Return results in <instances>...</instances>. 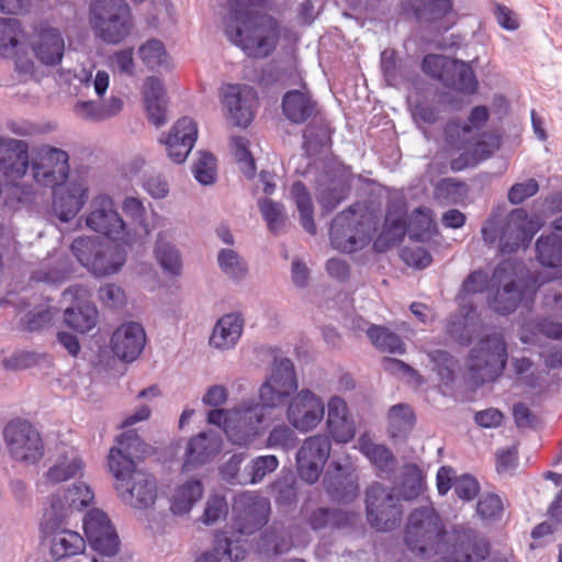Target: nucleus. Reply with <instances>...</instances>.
Masks as SVG:
<instances>
[{
    "label": "nucleus",
    "mask_w": 562,
    "mask_h": 562,
    "mask_svg": "<svg viewBox=\"0 0 562 562\" xmlns=\"http://www.w3.org/2000/svg\"><path fill=\"white\" fill-rule=\"evenodd\" d=\"M297 382L293 362L283 358L274 362L269 379L261 385V404H243L232 409L231 424L226 426V436L234 445H246L259 434L265 422L267 407H278L296 392Z\"/></svg>",
    "instance_id": "nucleus-1"
},
{
    "label": "nucleus",
    "mask_w": 562,
    "mask_h": 562,
    "mask_svg": "<svg viewBox=\"0 0 562 562\" xmlns=\"http://www.w3.org/2000/svg\"><path fill=\"white\" fill-rule=\"evenodd\" d=\"M148 446L136 430H126L116 438V446L108 454L110 472L115 477V490L121 498L136 508L151 506L156 499L155 479L136 469V460L144 458Z\"/></svg>",
    "instance_id": "nucleus-2"
},
{
    "label": "nucleus",
    "mask_w": 562,
    "mask_h": 562,
    "mask_svg": "<svg viewBox=\"0 0 562 562\" xmlns=\"http://www.w3.org/2000/svg\"><path fill=\"white\" fill-rule=\"evenodd\" d=\"M225 34L231 43L251 58L269 57L278 47L282 26L267 13L235 10L225 21Z\"/></svg>",
    "instance_id": "nucleus-3"
},
{
    "label": "nucleus",
    "mask_w": 562,
    "mask_h": 562,
    "mask_svg": "<svg viewBox=\"0 0 562 562\" xmlns=\"http://www.w3.org/2000/svg\"><path fill=\"white\" fill-rule=\"evenodd\" d=\"M493 283L498 288L490 302L491 307L501 315H507L522 304L530 310L539 288V281L527 276L526 267L516 260H503L493 271Z\"/></svg>",
    "instance_id": "nucleus-4"
},
{
    "label": "nucleus",
    "mask_w": 562,
    "mask_h": 562,
    "mask_svg": "<svg viewBox=\"0 0 562 562\" xmlns=\"http://www.w3.org/2000/svg\"><path fill=\"white\" fill-rule=\"evenodd\" d=\"M507 346L499 331L481 338L470 351L468 368L471 379L476 385L495 381L499 378L507 363Z\"/></svg>",
    "instance_id": "nucleus-5"
},
{
    "label": "nucleus",
    "mask_w": 562,
    "mask_h": 562,
    "mask_svg": "<svg viewBox=\"0 0 562 562\" xmlns=\"http://www.w3.org/2000/svg\"><path fill=\"white\" fill-rule=\"evenodd\" d=\"M329 238L333 248L341 252L363 249L372 239L370 218L360 204H353L333 220Z\"/></svg>",
    "instance_id": "nucleus-6"
},
{
    "label": "nucleus",
    "mask_w": 562,
    "mask_h": 562,
    "mask_svg": "<svg viewBox=\"0 0 562 562\" xmlns=\"http://www.w3.org/2000/svg\"><path fill=\"white\" fill-rule=\"evenodd\" d=\"M422 70L460 93L473 94L477 91L475 74L472 67L462 60L428 54L422 61Z\"/></svg>",
    "instance_id": "nucleus-7"
},
{
    "label": "nucleus",
    "mask_w": 562,
    "mask_h": 562,
    "mask_svg": "<svg viewBox=\"0 0 562 562\" xmlns=\"http://www.w3.org/2000/svg\"><path fill=\"white\" fill-rule=\"evenodd\" d=\"M443 537V524L434 507H420L411 513L405 528V542L411 551L434 550Z\"/></svg>",
    "instance_id": "nucleus-8"
},
{
    "label": "nucleus",
    "mask_w": 562,
    "mask_h": 562,
    "mask_svg": "<svg viewBox=\"0 0 562 562\" xmlns=\"http://www.w3.org/2000/svg\"><path fill=\"white\" fill-rule=\"evenodd\" d=\"M366 509L370 526L378 531L393 530L402 520L400 498L379 482L372 483L366 492Z\"/></svg>",
    "instance_id": "nucleus-9"
},
{
    "label": "nucleus",
    "mask_w": 562,
    "mask_h": 562,
    "mask_svg": "<svg viewBox=\"0 0 562 562\" xmlns=\"http://www.w3.org/2000/svg\"><path fill=\"white\" fill-rule=\"evenodd\" d=\"M10 456L18 462L34 464L44 456V442L37 429L27 420H11L3 430Z\"/></svg>",
    "instance_id": "nucleus-10"
},
{
    "label": "nucleus",
    "mask_w": 562,
    "mask_h": 562,
    "mask_svg": "<svg viewBox=\"0 0 562 562\" xmlns=\"http://www.w3.org/2000/svg\"><path fill=\"white\" fill-rule=\"evenodd\" d=\"M234 526L240 535H252L269 520L270 502L252 492L235 496L233 503Z\"/></svg>",
    "instance_id": "nucleus-11"
},
{
    "label": "nucleus",
    "mask_w": 562,
    "mask_h": 562,
    "mask_svg": "<svg viewBox=\"0 0 562 562\" xmlns=\"http://www.w3.org/2000/svg\"><path fill=\"white\" fill-rule=\"evenodd\" d=\"M286 78H281L282 85H299L301 89L289 90L282 98V113L294 124H302L315 115L317 103L313 100L306 83L296 68L290 67L283 74Z\"/></svg>",
    "instance_id": "nucleus-12"
},
{
    "label": "nucleus",
    "mask_w": 562,
    "mask_h": 562,
    "mask_svg": "<svg viewBox=\"0 0 562 562\" xmlns=\"http://www.w3.org/2000/svg\"><path fill=\"white\" fill-rule=\"evenodd\" d=\"M490 119L488 109L485 105L474 106L469 116L468 122L461 123L460 120H450L443 127V143L447 149L459 151L475 147L479 132L483 128Z\"/></svg>",
    "instance_id": "nucleus-13"
},
{
    "label": "nucleus",
    "mask_w": 562,
    "mask_h": 562,
    "mask_svg": "<svg viewBox=\"0 0 562 562\" xmlns=\"http://www.w3.org/2000/svg\"><path fill=\"white\" fill-rule=\"evenodd\" d=\"M86 225L93 232L100 233L110 239L127 243L125 239V222L109 195L100 194L91 201L90 212L86 217Z\"/></svg>",
    "instance_id": "nucleus-14"
},
{
    "label": "nucleus",
    "mask_w": 562,
    "mask_h": 562,
    "mask_svg": "<svg viewBox=\"0 0 562 562\" xmlns=\"http://www.w3.org/2000/svg\"><path fill=\"white\" fill-rule=\"evenodd\" d=\"M68 161L69 156L65 150L52 146L41 147L32 166L35 181L53 189L64 184L70 170Z\"/></svg>",
    "instance_id": "nucleus-15"
},
{
    "label": "nucleus",
    "mask_w": 562,
    "mask_h": 562,
    "mask_svg": "<svg viewBox=\"0 0 562 562\" xmlns=\"http://www.w3.org/2000/svg\"><path fill=\"white\" fill-rule=\"evenodd\" d=\"M331 443L326 435L306 438L296 454V467L300 477L307 483H315L329 457Z\"/></svg>",
    "instance_id": "nucleus-16"
},
{
    "label": "nucleus",
    "mask_w": 562,
    "mask_h": 562,
    "mask_svg": "<svg viewBox=\"0 0 562 562\" xmlns=\"http://www.w3.org/2000/svg\"><path fill=\"white\" fill-rule=\"evenodd\" d=\"M538 229V223L528 216L526 210H513L501 226V252L510 254L520 247L528 246Z\"/></svg>",
    "instance_id": "nucleus-17"
},
{
    "label": "nucleus",
    "mask_w": 562,
    "mask_h": 562,
    "mask_svg": "<svg viewBox=\"0 0 562 562\" xmlns=\"http://www.w3.org/2000/svg\"><path fill=\"white\" fill-rule=\"evenodd\" d=\"M83 530L91 548L101 555L113 557L120 550V539L108 515L91 509L83 519Z\"/></svg>",
    "instance_id": "nucleus-18"
},
{
    "label": "nucleus",
    "mask_w": 562,
    "mask_h": 562,
    "mask_svg": "<svg viewBox=\"0 0 562 562\" xmlns=\"http://www.w3.org/2000/svg\"><path fill=\"white\" fill-rule=\"evenodd\" d=\"M434 229L435 222L431 211L427 207H418L411 213L407 223L402 218L392 221L391 226L374 243V247L379 248V243L383 237L393 244L401 241L406 233L411 239L417 241L427 240L430 238Z\"/></svg>",
    "instance_id": "nucleus-19"
},
{
    "label": "nucleus",
    "mask_w": 562,
    "mask_h": 562,
    "mask_svg": "<svg viewBox=\"0 0 562 562\" xmlns=\"http://www.w3.org/2000/svg\"><path fill=\"white\" fill-rule=\"evenodd\" d=\"M64 519L46 512L42 522L43 532L50 538L52 557L56 560L79 554L86 548V541L79 532L60 528Z\"/></svg>",
    "instance_id": "nucleus-20"
},
{
    "label": "nucleus",
    "mask_w": 562,
    "mask_h": 562,
    "mask_svg": "<svg viewBox=\"0 0 562 562\" xmlns=\"http://www.w3.org/2000/svg\"><path fill=\"white\" fill-rule=\"evenodd\" d=\"M34 56L46 66L60 64L65 53V40L60 31L46 23L35 26L27 36Z\"/></svg>",
    "instance_id": "nucleus-21"
},
{
    "label": "nucleus",
    "mask_w": 562,
    "mask_h": 562,
    "mask_svg": "<svg viewBox=\"0 0 562 562\" xmlns=\"http://www.w3.org/2000/svg\"><path fill=\"white\" fill-rule=\"evenodd\" d=\"M222 103L228 112V119L235 125L247 127L254 120L257 92L246 85H227L224 88Z\"/></svg>",
    "instance_id": "nucleus-22"
},
{
    "label": "nucleus",
    "mask_w": 562,
    "mask_h": 562,
    "mask_svg": "<svg viewBox=\"0 0 562 562\" xmlns=\"http://www.w3.org/2000/svg\"><path fill=\"white\" fill-rule=\"evenodd\" d=\"M323 401L308 390L301 391L288 407V419L300 431L315 428L324 417Z\"/></svg>",
    "instance_id": "nucleus-23"
},
{
    "label": "nucleus",
    "mask_w": 562,
    "mask_h": 562,
    "mask_svg": "<svg viewBox=\"0 0 562 562\" xmlns=\"http://www.w3.org/2000/svg\"><path fill=\"white\" fill-rule=\"evenodd\" d=\"M29 169L26 142L0 136V172L8 183L22 179Z\"/></svg>",
    "instance_id": "nucleus-24"
},
{
    "label": "nucleus",
    "mask_w": 562,
    "mask_h": 562,
    "mask_svg": "<svg viewBox=\"0 0 562 562\" xmlns=\"http://www.w3.org/2000/svg\"><path fill=\"white\" fill-rule=\"evenodd\" d=\"M146 335L143 326L136 322H127L116 328L111 336L113 353L124 360L133 361L143 351Z\"/></svg>",
    "instance_id": "nucleus-25"
},
{
    "label": "nucleus",
    "mask_w": 562,
    "mask_h": 562,
    "mask_svg": "<svg viewBox=\"0 0 562 562\" xmlns=\"http://www.w3.org/2000/svg\"><path fill=\"white\" fill-rule=\"evenodd\" d=\"M196 137L195 122L187 116L179 119L165 140L170 159L176 164L183 162L193 148Z\"/></svg>",
    "instance_id": "nucleus-26"
},
{
    "label": "nucleus",
    "mask_w": 562,
    "mask_h": 562,
    "mask_svg": "<svg viewBox=\"0 0 562 562\" xmlns=\"http://www.w3.org/2000/svg\"><path fill=\"white\" fill-rule=\"evenodd\" d=\"M88 189L80 182H70L54 189L53 210L61 222L74 218L87 199Z\"/></svg>",
    "instance_id": "nucleus-27"
},
{
    "label": "nucleus",
    "mask_w": 562,
    "mask_h": 562,
    "mask_svg": "<svg viewBox=\"0 0 562 562\" xmlns=\"http://www.w3.org/2000/svg\"><path fill=\"white\" fill-rule=\"evenodd\" d=\"M327 429L336 442L346 443L356 436V426L346 401L333 396L328 402Z\"/></svg>",
    "instance_id": "nucleus-28"
},
{
    "label": "nucleus",
    "mask_w": 562,
    "mask_h": 562,
    "mask_svg": "<svg viewBox=\"0 0 562 562\" xmlns=\"http://www.w3.org/2000/svg\"><path fill=\"white\" fill-rule=\"evenodd\" d=\"M221 451V440L215 435L201 432L190 439L186 448L182 471L190 472L207 463Z\"/></svg>",
    "instance_id": "nucleus-29"
},
{
    "label": "nucleus",
    "mask_w": 562,
    "mask_h": 562,
    "mask_svg": "<svg viewBox=\"0 0 562 562\" xmlns=\"http://www.w3.org/2000/svg\"><path fill=\"white\" fill-rule=\"evenodd\" d=\"M94 494L91 488L83 484H75L71 488L56 494L52 497L50 508L47 510L58 518H66L74 510H81L92 503Z\"/></svg>",
    "instance_id": "nucleus-30"
},
{
    "label": "nucleus",
    "mask_w": 562,
    "mask_h": 562,
    "mask_svg": "<svg viewBox=\"0 0 562 562\" xmlns=\"http://www.w3.org/2000/svg\"><path fill=\"white\" fill-rule=\"evenodd\" d=\"M538 261L550 268L562 267V215L552 224V232L541 235L536 243Z\"/></svg>",
    "instance_id": "nucleus-31"
},
{
    "label": "nucleus",
    "mask_w": 562,
    "mask_h": 562,
    "mask_svg": "<svg viewBox=\"0 0 562 562\" xmlns=\"http://www.w3.org/2000/svg\"><path fill=\"white\" fill-rule=\"evenodd\" d=\"M324 485L329 497L335 502L349 503L359 494L358 476L355 471L342 472L337 465L335 473L324 479Z\"/></svg>",
    "instance_id": "nucleus-32"
},
{
    "label": "nucleus",
    "mask_w": 562,
    "mask_h": 562,
    "mask_svg": "<svg viewBox=\"0 0 562 562\" xmlns=\"http://www.w3.org/2000/svg\"><path fill=\"white\" fill-rule=\"evenodd\" d=\"M144 102L148 120L157 127L167 120L166 91L162 82L156 77L146 79L143 89Z\"/></svg>",
    "instance_id": "nucleus-33"
},
{
    "label": "nucleus",
    "mask_w": 562,
    "mask_h": 562,
    "mask_svg": "<svg viewBox=\"0 0 562 562\" xmlns=\"http://www.w3.org/2000/svg\"><path fill=\"white\" fill-rule=\"evenodd\" d=\"M244 327V318L239 314H226L220 318L210 337L215 348L228 349L238 341Z\"/></svg>",
    "instance_id": "nucleus-34"
},
{
    "label": "nucleus",
    "mask_w": 562,
    "mask_h": 562,
    "mask_svg": "<svg viewBox=\"0 0 562 562\" xmlns=\"http://www.w3.org/2000/svg\"><path fill=\"white\" fill-rule=\"evenodd\" d=\"M86 268L95 276H109L117 272L125 262L124 252L117 247L102 245L93 259L83 258Z\"/></svg>",
    "instance_id": "nucleus-35"
},
{
    "label": "nucleus",
    "mask_w": 562,
    "mask_h": 562,
    "mask_svg": "<svg viewBox=\"0 0 562 562\" xmlns=\"http://www.w3.org/2000/svg\"><path fill=\"white\" fill-rule=\"evenodd\" d=\"M226 536L224 531H217L214 539V550L201 553L195 562H221L220 553L226 555L232 562L243 561L246 558V549Z\"/></svg>",
    "instance_id": "nucleus-36"
},
{
    "label": "nucleus",
    "mask_w": 562,
    "mask_h": 562,
    "mask_svg": "<svg viewBox=\"0 0 562 562\" xmlns=\"http://www.w3.org/2000/svg\"><path fill=\"white\" fill-rule=\"evenodd\" d=\"M99 312L91 303H80L68 307L64 313L65 324L74 330L85 334L95 327Z\"/></svg>",
    "instance_id": "nucleus-37"
},
{
    "label": "nucleus",
    "mask_w": 562,
    "mask_h": 562,
    "mask_svg": "<svg viewBox=\"0 0 562 562\" xmlns=\"http://www.w3.org/2000/svg\"><path fill=\"white\" fill-rule=\"evenodd\" d=\"M359 450L381 472H391L395 464L392 451L384 445L375 443L369 434H363L358 440Z\"/></svg>",
    "instance_id": "nucleus-38"
},
{
    "label": "nucleus",
    "mask_w": 562,
    "mask_h": 562,
    "mask_svg": "<svg viewBox=\"0 0 562 562\" xmlns=\"http://www.w3.org/2000/svg\"><path fill=\"white\" fill-rule=\"evenodd\" d=\"M358 518V515L355 513L318 508L311 514L308 524L314 530L324 529L326 527L344 528L355 525Z\"/></svg>",
    "instance_id": "nucleus-39"
},
{
    "label": "nucleus",
    "mask_w": 562,
    "mask_h": 562,
    "mask_svg": "<svg viewBox=\"0 0 562 562\" xmlns=\"http://www.w3.org/2000/svg\"><path fill=\"white\" fill-rule=\"evenodd\" d=\"M202 495V483L199 480H189L176 490L172 495L170 509L176 515L187 514L201 499Z\"/></svg>",
    "instance_id": "nucleus-40"
},
{
    "label": "nucleus",
    "mask_w": 562,
    "mask_h": 562,
    "mask_svg": "<svg viewBox=\"0 0 562 562\" xmlns=\"http://www.w3.org/2000/svg\"><path fill=\"white\" fill-rule=\"evenodd\" d=\"M415 415L407 404L393 405L387 414V430L392 438L405 437L414 427Z\"/></svg>",
    "instance_id": "nucleus-41"
},
{
    "label": "nucleus",
    "mask_w": 562,
    "mask_h": 562,
    "mask_svg": "<svg viewBox=\"0 0 562 562\" xmlns=\"http://www.w3.org/2000/svg\"><path fill=\"white\" fill-rule=\"evenodd\" d=\"M367 335L372 345L383 352L400 355L405 352L402 338L385 326L371 325L367 329Z\"/></svg>",
    "instance_id": "nucleus-42"
},
{
    "label": "nucleus",
    "mask_w": 562,
    "mask_h": 562,
    "mask_svg": "<svg viewBox=\"0 0 562 562\" xmlns=\"http://www.w3.org/2000/svg\"><path fill=\"white\" fill-rule=\"evenodd\" d=\"M291 193L300 212L301 225L307 233L315 235L316 225L313 217V203L308 190L303 182L295 181L292 184Z\"/></svg>",
    "instance_id": "nucleus-43"
},
{
    "label": "nucleus",
    "mask_w": 562,
    "mask_h": 562,
    "mask_svg": "<svg viewBox=\"0 0 562 562\" xmlns=\"http://www.w3.org/2000/svg\"><path fill=\"white\" fill-rule=\"evenodd\" d=\"M512 364L518 384L530 390L542 389L541 376L529 358H514Z\"/></svg>",
    "instance_id": "nucleus-44"
},
{
    "label": "nucleus",
    "mask_w": 562,
    "mask_h": 562,
    "mask_svg": "<svg viewBox=\"0 0 562 562\" xmlns=\"http://www.w3.org/2000/svg\"><path fill=\"white\" fill-rule=\"evenodd\" d=\"M82 468L83 463L80 458H63L48 469L46 479L54 484L61 483L80 474Z\"/></svg>",
    "instance_id": "nucleus-45"
},
{
    "label": "nucleus",
    "mask_w": 562,
    "mask_h": 562,
    "mask_svg": "<svg viewBox=\"0 0 562 562\" xmlns=\"http://www.w3.org/2000/svg\"><path fill=\"white\" fill-rule=\"evenodd\" d=\"M155 255L165 271L173 276L180 274L182 268L180 254L172 245L166 243L161 237H159L156 243Z\"/></svg>",
    "instance_id": "nucleus-46"
},
{
    "label": "nucleus",
    "mask_w": 562,
    "mask_h": 562,
    "mask_svg": "<svg viewBox=\"0 0 562 562\" xmlns=\"http://www.w3.org/2000/svg\"><path fill=\"white\" fill-rule=\"evenodd\" d=\"M505 510L503 498L496 493L483 494L476 503V514L485 521L501 520Z\"/></svg>",
    "instance_id": "nucleus-47"
},
{
    "label": "nucleus",
    "mask_w": 562,
    "mask_h": 562,
    "mask_svg": "<svg viewBox=\"0 0 562 562\" xmlns=\"http://www.w3.org/2000/svg\"><path fill=\"white\" fill-rule=\"evenodd\" d=\"M459 157L450 161L452 171H461L468 167L475 166L481 160L491 156V150L487 149L485 142H475V147L472 150L463 149Z\"/></svg>",
    "instance_id": "nucleus-48"
},
{
    "label": "nucleus",
    "mask_w": 562,
    "mask_h": 562,
    "mask_svg": "<svg viewBox=\"0 0 562 562\" xmlns=\"http://www.w3.org/2000/svg\"><path fill=\"white\" fill-rule=\"evenodd\" d=\"M279 467V460L273 454L260 456L251 460L248 465V480H244V483L256 484L261 482L265 476L272 473Z\"/></svg>",
    "instance_id": "nucleus-49"
},
{
    "label": "nucleus",
    "mask_w": 562,
    "mask_h": 562,
    "mask_svg": "<svg viewBox=\"0 0 562 562\" xmlns=\"http://www.w3.org/2000/svg\"><path fill=\"white\" fill-rule=\"evenodd\" d=\"M232 146L236 161L240 165L241 172L252 178L256 172V164L251 153L248 149L249 143L243 136L232 138Z\"/></svg>",
    "instance_id": "nucleus-50"
},
{
    "label": "nucleus",
    "mask_w": 562,
    "mask_h": 562,
    "mask_svg": "<svg viewBox=\"0 0 562 562\" xmlns=\"http://www.w3.org/2000/svg\"><path fill=\"white\" fill-rule=\"evenodd\" d=\"M222 271L233 279H240L247 272L246 263L232 249H222L217 257Z\"/></svg>",
    "instance_id": "nucleus-51"
},
{
    "label": "nucleus",
    "mask_w": 562,
    "mask_h": 562,
    "mask_svg": "<svg viewBox=\"0 0 562 562\" xmlns=\"http://www.w3.org/2000/svg\"><path fill=\"white\" fill-rule=\"evenodd\" d=\"M21 23L15 19H0V49L15 50L22 36Z\"/></svg>",
    "instance_id": "nucleus-52"
},
{
    "label": "nucleus",
    "mask_w": 562,
    "mask_h": 562,
    "mask_svg": "<svg viewBox=\"0 0 562 562\" xmlns=\"http://www.w3.org/2000/svg\"><path fill=\"white\" fill-rule=\"evenodd\" d=\"M139 58L147 68L154 70L166 61L167 53L164 44L157 40L147 41L138 49Z\"/></svg>",
    "instance_id": "nucleus-53"
},
{
    "label": "nucleus",
    "mask_w": 562,
    "mask_h": 562,
    "mask_svg": "<svg viewBox=\"0 0 562 562\" xmlns=\"http://www.w3.org/2000/svg\"><path fill=\"white\" fill-rule=\"evenodd\" d=\"M193 175L201 184H212L216 179L215 157L210 153H201L194 164Z\"/></svg>",
    "instance_id": "nucleus-54"
},
{
    "label": "nucleus",
    "mask_w": 562,
    "mask_h": 562,
    "mask_svg": "<svg viewBox=\"0 0 562 562\" xmlns=\"http://www.w3.org/2000/svg\"><path fill=\"white\" fill-rule=\"evenodd\" d=\"M424 488V476L416 465L407 469L402 483L401 494L404 499L418 497Z\"/></svg>",
    "instance_id": "nucleus-55"
},
{
    "label": "nucleus",
    "mask_w": 562,
    "mask_h": 562,
    "mask_svg": "<svg viewBox=\"0 0 562 562\" xmlns=\"http://www.w3.org/2000/svg\"><path fill=\"white\" fill-rule=\"evenodd\" d=\"M102 245L99 238L85 236L76 238L70 248L77 260L86 267L83 258L93 259Z\"/></svg>",
    "instance_id": "nucleus-56"
},
{
    "label": "nucleus",
    "mask_w": 562,
    "mask_h": 562,
    "mask_svg": "<svg viewBox=\"0 0 562 562\" xmlns=\"http://www.w3.org/2000/svg\"><path fill=\"white\" fill-rule=\"evenodd\" d=\"M349 187L346 184H335L321 191L318 201L326 212L336 209L349 194Z\"/></svg>",
    "instance_id": "nucleus-57"
},
{
    "label": "nucleus",
    "mask_w": 562,
    "mask_h": 562,
    "mask_svg": "<svg viewBox=\"0 0 562 562\" xmlns=\"http://www.w3.org/2000/svg\"><path fill=\"white\" fill-rule=\"evenodd\" d=\"M296 437L293 429L286 425H279L272 428L267 439V447L291 449L295 443Z\"/></svg>",
    "instance_id": "nucleus-58"
},
{
    "label": "nucleus",
    "mask_w": 562,
    "mask_h": 562,
    "mask_svg": "<svg viewBox=\"0 0 562 562\" xmlns=\"http://www.w3.org/2000/svg\"><path fill=\"white\" fill-rule=\"evenodd\" d=\"M259 209L271 232L276 233L283 223V206L272 200L259 201Z\"/></svg>",
    "instance_id": "nucleus-59"
},
{
    "label": "nucleus",
    "mask_w": 562,
    "mask_h": 562,
    "mask_svg": "<svg viewBox=\"0 0 562 562\" xmlns=\"http://www.w3.org/2000/svg\"><path fill=\"white\" fill-rule=\"evenodd\" d=\"M228 513V506L224 496L211 495L206 502L202 521L212 525Z\"/></svg>",
    "instance_id": "nucleus-60"
},
{
    "label": "nucleus",
    "mask_w": 562,
    "mask_h": 562,
    "mask_svg": "<svg viewBox=\"0 0 562 562\" xmlns=\"http://www.w3.org/2000/svg\"><path fill=\"white\" fill-rule=\"evenodd\" d=\"M453 488L456 495L460 499L470 502L477 496L480 492V484L474 476L470 474H463L459 477H456L453 482Z\"/></svg>",
    "instance_id": "nucleus-61"
},
{
    "label": "nucleus",
    "mask_w": 562,
    "mask_h": 562,
    "mask_svg": "<svg viewBox=\"0 0 562 562\" xmlns=\"http://www.w3.org/2000/svg\"><path fill=\"white\" fill-rule=\"evenodd\" d=\"M422 7L416 9V14L422 18L427 15L429 20L443 18L452 8L451 0H420Z\"/></svg>",
    "instance_id": "nucleus-62"
},
{
    "label": "nucleus",
    "mask_w": 562,
    "mask_h": 562,
    "mask_svg": "<svg viewBox=\"0 0 562 562\" xmlns=\"http://www.w3.org/2000/svg\"><path fill=\"white\" fill-rule=\"evenodd\" d=\"M401 259L409 267L416 269H424L428 267L431 261V255L423 247H404L401 250Z\"/></svg>",
    "instance_id": "nucleus-63"
},
{
    "label": "nucleus",
    "mask_w": 562,
    "mask_h": 562,
    "mask_svg": "<svg viewBox=\"0 0 562 562\" xmlns=\"http://www.w3.org/2000/svg\"><path fill=\"white\" fill-rule=\"evenodd\" d=\"M122 211L127 216L132 223L142 226L146 234L149 233L147 225L145 223V214L146 210L143 202L134 196H127L124 199L122 203Z\"/></svg>",
    "instance_id": "nucleus-64"
}]
</instances>
